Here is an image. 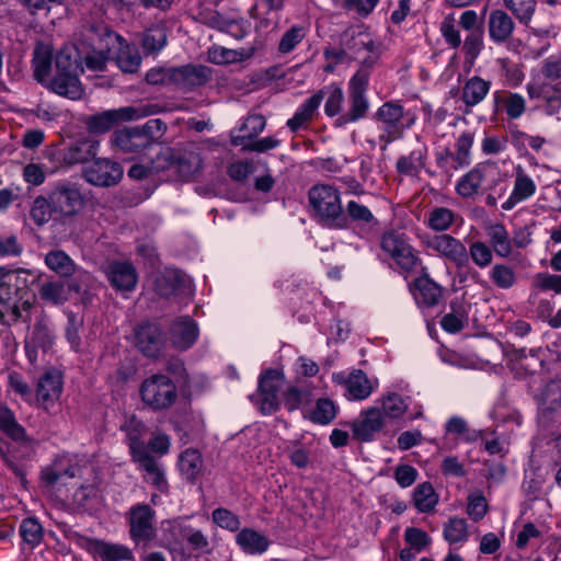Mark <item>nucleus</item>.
<instances>
[{
	"mask_svg": "<svg viewBox=\"0 0 561 561\" xmlns=\"http://www.w3.org/2000/svg\"><path fill=\"white\" fill-rule=\"evenodd\" d=\"M84 207L80 188L70 182L57 184L48 196H37L32 204L30 216L37 227L49 220L66 224L77 217Z\"/></svg>",
	"mask_w": 561,
	"mask_h": 561,
	"instance_id": "1",
	"label": "nucleus"
},
{
	"mask_svg": "<svg viewBox=\"0 0 561 561\" xmlns=\"http://www.w3.org/2000/svg\"><path fill=\"white\" fill-rule=\"evenodd\" d=\"M167 131V124L160 118H153L144 125L124 127L113 135L115 146L133 158L146 156Z\"/></svg>",
	"mask_w": 561,
	"mask_h": 561,
	"instance_id": "2",
	"label": "nucleus"
},
{
	"mask_svg": "<svg viewBox=\"0 0 561 561\" xmlns=\"http://www.w3.org/2000/svg\"><path fill=\"white\" fill-rule=\"evenodd\" d=\"M57 73L51 80L54 92L70 100H79L83 90L79 73L83 72L78 54L72 55L70 49H60L55 58Z\"/></svg>",
	"mask_w": 561,
	"mask_h": 561,
	"instance_id": "3",
	"label": "nucleus"
},
{
	"mask_svg": "<svg viewBox=\"0 0 561 561\" xmlns=\"http://www.w3.org/2000/svg\"><path fill=\"white\" fill-rule=\"evenodd\" d=\"M308 197L312 209L327 226L337 229L347 227L340 193L335 187L327 184L314 185L309 190Z\"/></svg>",
	"mask_w": 561,
	"mask_h": 561,
	"instance_id": "4",
	"label": "nucleus"
},
{
	"mask_svg": "<svg viewBox=\"0 0 561 561\" xmlns=\"http://www.w3.org/2000/svg\"><path fill=\"white\" fill-rule=\"evenodd\" d=\"M139 393L144 404L154 412L170 409L178 399L175 381L163 374H154L146 378Z\"/></svg>",
	"mask_w": 561,
	"mask_h": 561,
	"instance_id": "5",
	"label": "nucleus"
},
{
	"mask_svg": "<svg viewBox=\"0 0 561 561\" xmlns=\"http://www.w3.org/2000/svg\"><path fill=\"white\" fill-rule=\"evenodd\" d=\"M129 536L135 546L142 551L157 538L154 526L156 511L148 504L133 505L128 513Z\"/></svg>",
	"mask_w": 561,
	"mask_h": 561,
	"instance_id": "6",
	"label": "nucleus"
},
{
	"mask_svg": "<svg viewBox=\"0 0 561 561\" xmlns=\"http://www.w3.org/2000/svg\"><path fill=\"white\" fill-rule=\"evenodd\" d=\"M404 114L403 106L394 101L383 103L375 113V121L381 124L379 135V140L383 144L381 150H386L390 142L400 139L405 128L410 126L404 123Z\"/></svg>",
	"mask_w": 561,
	"mask_h": 561,
	"instance_id": "7",
	"label": "nucleus"
},
{
	"mask_svg": "<svg viewBox=\"0 0 561 561\" xmlns=\"http://www.w3.org/2000/svg\"><path fill=\"white\" fill-rule=\"evenodd\" d=\"M366 71H357L350 80V108L346 113L340 115L335 125L341 127L348 123L357 122L366 116L369 108V102L366 98L367 91Z\"/></svg>",
	"mask_w": 561,
	"mask_h": 561,
	"instance_id": "8",
	"label": "nucleus"
},
{
	"mask_svg": "<svg viewBox=\"0 0 561 561\" xmlns=\"http://www.w3.org/2000/svg\"><path fill=\"white\" fill-rule=\"evenodd\" d=\"M123 167L108 158H98L82 168L83 179L91 185L111 187L122 180Z\"/></svg>",
	"mask_w": 561,
	"mask_h": 561,
	"instance_id": "9",
	"label": "nucleus"
},
{
	"mask_svg": "<svg viewBox=\"0 0 561 561\" xmlns=\"http://www.w3.org/2000/svg\"><path fill=\"white\" fill-rule=\"evenodd\" d=\"M134 343L146 357L156 358L165 345L163 329L158 322L142 321L134 328Z\"/></svg>",
	"mask_w": 561,
	"mask_h": 561,
	"instance_id": "10",
	"label": "nucleus"
},
{
	"mask_svg": "<svg viewBox=\"0 0 561 561\" xmlns=\"http://www.w3.org/2000/svg\"><path fill=\"white\" fill-rule=\"evenodd\" d=\"M380 245L402 270L410 272L415 267L419 259L402 233L394 230L385 232L381 237Z\"/></svg>",
	"mask_w": 561,
	"mask_h": 561,
	"instance_id": "11",
	"label": "nucleus"
},
{
	"mask_svg": "<svg viewBox=\"0 0 561 561\" xmlns=\"http://www.w3.org/2000/svg\"><path fill=\"white\" fill-rule=\"evenodd\" d=\"M138 116V111L135 107L126 106L91 115L85 118L84 124L90 133L101 135L110 131L118 124L131 121Z\"/></svg>",
	"mask_w": 561,
	"mask_h": 561,
	"instance_id": "12",
	"label": "nucleus"
},
{
	"mask_svg": "<svg viewBox=\"0 0 561 561\" xmlns=\"http://www.w3.org/2000/svg\"><path fill=\"white\" fill-rule=\"evenodd\" d=\"M427 247L436 251L440 256L453 262L458 268L469 265V255L466 245L450 234H436L428 242Z\"/></svg>",
	"mask_w": 561,
	"mask_h": 561,
	"instance_id": "13",
	"label": "nucleus"
},
{
	"mask_svg": "<svg viewBox=\"0 0 561 561\" xmlns=\"http://www.w3.org/2000/svg\"><path fill=\"white\" fill-rule=\"evenodd\" d=\"M211 77V70L202 65H185L179 68H171L170 83L175 84L183 91H191L204 85Z\"/></svg>",
	"mask_w": 561,
	"mask_h": 561,
	"instance_id": "14",
	"label": "nucleus"
},
{
	"mask_svg": "<svg viewBox=\"0 0 561 561\" xmlns=\"http://www.w3.org/2000/svg\"><path fill=\"white\" fill-rule=\"evenodd\" d=\"M190 285L187 276L178 268H164L154 274L153 289L162 298L183 293Z\"/></svg>",
	"mask_w": 561,
	"mask_h": 561,
	"instance_id": "15",
	"label": "nucleus"
},
{
	"mask_svg": "<svg viewBox=\"0 0 561 561\" xmlns=\"http://www.w3.org/2000/svg\"><path fill=\"white\" fill-rule=\"evenodd\" d=\"M362 419L352 422V431L355 439L370 442L385 426L382 412L377 407L368 408L360 413Z\"/></svg>",
	"mask_w": 561,
	"mask_h": 561,
	"instance_id": "16",
	"label": "nucleus"
},
{
	"mask_svg": "<svg viewBox=\"0 0 561 561\" xmlns=\"http://www.w3.org/2000/svg\"><path fill=\"white\" fill-rule=\"evenodd\" d=\"M105 275L111 286L117 291L134 290L138 280L135 266L126 261L111 262L105 268Z\"/></svg>",
	"mask_w": 561,
	"mask_h": 561,
	"instance_id": "17",
	"label": "nucleus"
},
{
	"mask_svg": "<svg viewBox=\"0 0 561 561\" xmlns=\"http://www.w3.org/2000/svg\"><path fill=\"white\" fill-rule=\"evenodd\" d=\"M491 89V82L489 80H484L479 76H473L465 81L463 85L460 90L450 91L453 96L459 94V99L465 104V110L462 111L465 114H469L471 108L480 104L485 96L489 94Z\"/></svg>",
	"mask_w": 561,
	"mask_h": 561,
	"instance_id": "18",
	"label": "nucleus"
},
{
	"mask_svg": "<svg viewBox=\"0 0 561 561\" xmlns=\"http://www.w3.org/2000/svg\"><path fill=\"white\" fill-rule=\"evenodd\" d=\"M198 336L196 322L190 317H181L172 321L169 328V340L179 351H186L193 346Z\"/></svg>",
	"mask_w": 561,
	"mask_h": 561,
	"instance_id": "19",
	"label": "nucleus"
},
{
	"mask_svg": "<svg viewBox=\"0 0 561 561\" xmlns=\"http://www.w3.org/2000/svg\"><path fill=\"white\" fill-rule=\"evenodd\" d=\"M34 296H32V299L21 298L19 300H12L11 298L3 299L0 297V322L10 327L21 320L28 324L31 322L30 311L34 305Z\"/></svg>",
	"mask_w": 561,
	"mask_h": 561,
	"instance_id": "20",
	"label": "nucleus"
},
{
	"mask_svg": "<svg viewBox=\"0 0 561 561\" xmlns=\"http://www.w3.org/2000/svg\"><path fill=\"white\" fill-rule=\"evenodd\" d=\"M100 142L93 138H82L69 147L62 152V161L68 164H89L98 156Z\"/></svg>",
	"mask_w": 561,
	"mask_h": 561,
	"instance_id": "21",
	"label": "nucleus"
},
{
	"mask_svg": "<svg viewBox=\"0 0 561 561\" xmlns=\"http://www.w3.org/2000/svg\"><path fill=\"white\" fill-rule=\"evenodd\" d=\"M515 28L512 16L504 10L496 9L491 11L488 20V31L490 38L495 44H504L511 37Z\"/></svg>",
	"mask_w": 561,
	"mask_h": 561,
	"instance_id": "22",
	"label": "nucleus"
},
{
	"mask_svg": "<svg viewBox=\"0 0 561 561\" xmlns=\"http://www.w3.org/2000/svg\"><path fill=\"white\" fill-rule=\"evenodd\" d=\"M413 295L417 305L432 308L438 305L443 288L428 275H424L415 279Z\"/></svg>",
	"mask_w": 561,
	"mask_h": 561,
	"instance_id": "23",
	"label": "nucleus"
},
{
	"mask_svg": "<svg viewBox=\"0 0 561 561\" xmlns=\"http://www.w3.org/2000/svg\"><path fill=\"white\" fill-rule=\"evenodd\" d=\"M62 390V378L59 371L45 373L37 383L36 399L47 409L49 402L57 401Z\"/></svg>",
	"mask_w": 561,
	"mask_h": 561,
	"instance_id": "24",
	"label": "nucleus"
},
{
	"mask_svg": "<svg viewBox=\"0 0 561 561\" xmlns=\"http://www.w3.org/2000/svg\"><path fill=\"white\" fill-rule=\"evenodd\" d=\"M89 551L93 552L102 561H126L133 560V552L123 545L107 543L101 540H89Z\"/></svg>",
	"mask_w": 561,
	"mask_h": 561,
	"instance_id": "25",
	"label": "nucleus"
},
{
	"mask_svg": "<svg viewBox=\"0 0 561 561\" xmlns=\"http://www.w3.org/2000/svg\"><path fill=\"white\" fill-rule=\"evenodd\" d=\"M114 49H117V51L113 50V58L122 71L135 73L139 69L141 57L136 47L126 44L122 37L121 44H116Z\"/></svg>",
	"mask_w": 561,
	"mask_h": 561,
	"instance_id": "26",
	"label": "nucleus"
},
{
	"mask_svg": "<svg viewBox=\"0 0 561 561\" xmlns=\"http://www.w3.org/2000/svg\"><path fill=\"white\" fill-rule=\"evenodd\" d=\"M488 167L478 164L466 173L457 183L456 191L463 198L474 196L486 178Z\"/></svg>",
	"mask_w": 561,
	"mask_h": 561,
	"instance_id": "27",
	"label": "nucleus"
},
{
	"mask_svg": "<svg viewBox=\"0 0 561 561\" xmlns=\"http://www.w3.org/2000/svg\"><path fill=\"white\" fill-rule=\"evenodd\" d=\"M236 541L245 553L250 554H261L270 546V540L252 528L241 529L236 537Z\"/></svg>",
	"mask_w": 561,
	"mask_h": 561,
	"instance_id": "28",
	"label": "nucleus"
},
{
	"mask_svg": "<svg viewBox=\"0 0 561 561\" xmlns=\"http://www.w3.org/2000/svg\"><path fill=\"white\" fill-rule=\"evenodd\" d=\"M83 36L90 46L108 43V45L121 44L122 36L108 30L102 22L88 23L83 27Z\"/></svg>",
	"mask_w": 561,
	"mask_h": 561,
	"instance_id": "29",
	"label": "nucleus"
},
{
	"mask_svg": "<svg viewBox=\"0 0 561 561\" xmlns=\"http://www.w3.org/2000/svg\"><path fill=\"white\" fill-rule=\"evenodd\" d=\"M323 98L324 92L320 90L316 94L307 99L297 110L295 115L287 121V126L290 128V130L297 131L307 122L311 121L316 110L321 104Z\"/></svg>",
	"mask_w": 561,
	"mask_h": 561,
	"instance_id": "30",
	"label": "nucleus"
},
{
	"mask_svg": "<svg viewBox=\"0 0 561 561\" xmlns=\"http://www.w3.org/2000/svg\"><path fill=\"white\" fill-rule=\"evenodd\" d=\"M78 467L69 463L68 461L58 459L55 460L50 466H47L42 470L41 479L48 486H55L65 477L73 478L78 471Z\"/></svg>",
	"mask_w": 561,
	"mask_h": 561,
	"instance_id": "31",
	"label": "nucleus"
},
{
	"mask_svg": "<svg viewBox=\"0 0 561 561\" xmlns=\"http://www.w3.org/2000/svg\"><path fill=\"white\" fill-rule=\"evenodd\" d=\"M202 169V158L193 149H178L175 171L183 179H190Z\"/></svg>",
	"mask_w": 561,
	"mask_h": 561,
	"instance_id": "32",
	"label": "nucleus"
},
{
	"mask_svg": "<svg viewBox=\"0 0 561 561\" xmlns=\"http://www.w3.org/2000/svg\"><path fill=\"white\" fill-rule=\"evenodd\" d=\"M535 191L534 181L519 169L516 174L514 190L508 199L503 203L502 208L505 210L512 209L517 203L530 197Z\"/></svg>",
	"mask_w": 561,
	"mask_h": 561,
	"instance_id": "33",
	"label": "nucleus"
},
{
	"mask_svg": "<svg viewBox=\"0 0 561 561\" xmlns=\"http://www.w3.org/2000/svg\"><path fill=\"white\" fill-rule=\"evenodd\" d=\"M426 147L419 145L409 156H402L397 161V171L404 175H416L425 164Z\"/></svg>",
	"mask_w": 561,
	"mask_h": 561,
	"instance_id": "34",
	"label": "nucleus"
},
{
	"mask_svg": "<svg viewBox=\"0 0 561 561\" xmlns=\"http://www.w3.org/2000/svg\"><path fill=\"white\" fill-rule=\"evenodd\" d=\"M346 389L354 400H364L373 392V386L367 375L360 369L350 374L346 380Z\"/></svg>",
	"mask_w": 561,
	"mask_h": 561,
	"instance_id": "35",
	"label": "nucleus"
},
{
	"mask_svg": "<svg viewBox=\"0 0 561 561\" xmlns=\"http://www.w3.org/2000/svg\"><path fill=\"white\" fill-rule=\"evenodd\" d=\"M364 50L375 51V43L367 33L358 32L343 41L341 54H348L350 58L355 59Z\"/></svg>",
	"mask_w": 561,
	"mask_h": 561,
	"instance_id": "36",
	"label": "nucleus"
},
{
	"mask_svg": "<svg viewBox=\"0 0 561 561\" xmlns=\"http://www.w3.org/2000/svg\"><path fill=\"white\" fill-rule=\"evenodd\" d=\"M46 265L61 277H69L76 272V264L70 256L61 250H54L45 256Z\"/></svg>",
	"mask_w": 561,
	"mask_h": 561,
	"instance_id": "37",
	"label": "nucleus"
},
{
	"mask_svg": "<svg viewBox=\"0 0 561 561\" xmlns=\"http://www.w3.org/2000/svg\"><path fill=\"white\" fill-rule=\"evenodd\" d=\"M438 496L430 482L419 484L413 492V503L417 511L428 513L434 510Z\"/></svg>",
	"mask_w": 561,
	"mask_h": 561,
	"instance_id": "38",
	"label": "nucleus"
},
{
	"mask_svg": "<svg viewBox=\"0 0 561 561\" xmlns=\"http://www.w3.org/2000/svg\"><path fill=\"white\" fill-rule=\"evenodd\" d=\"M180 471L188 481H194L199 474L203 466L201 454L195 449H186L180 456Z\"/></svg>",
	"mask_w": 561,
	"mask_h": 561,
	"instance_id": "39",
	"label": "nucleus"
},
{
	"mask_svg": "<svg viewBox=\"0 0 561 561\" xmlns=\"http://www.w3.org/2000/svg\"><path fill=\"white\" fill-rule=\"evenodd\" d=\"M19 531L23 543L28 546L31 550L37 547L44 537L43 527L41 523L34 517L23 519Z\"/></svg>",
	"mask_w": 561,
	"mask_h": 561,
	"instance_id": "40",
	"label": "nucleus"
},
{
	"mask_svg": "<svg viewBox=\"0 0 561 561\" xmlns=\"http://www.w3.org/2000/svg\"><path fill=\"white\" fill-rule=\"evenodd\" d=\"M53 53L49 46L38 44L33 53L34 76L38 80L46 78L51 68Z\"/></svg>",
	"mask_w": 561,
	"mask_h": 561,
	"instance_id": "41",
	"label": "nucleus"
},
{
	"mask_svg": "<svg viewBox=\"0 0 561 561\" xmlns=\"http://www.w3.org/2000/svg\"><path fill=\"white\" fill-rule=\"evenodd\" d=\"M520 24L528 26L536 11V0H502Z\"/></svg>",
	"mask_w": 561,
	"mask_h": 561,
	"instance_id": "42",
	"label": "nucleus"
},
{
	"mask_svg": "<svg viewBox=\"0 0 561 561\" xmlns=\"http://www.w3.org/2000/svg\"><path fill=\"white\" fill-rule=\"evenodd\" d=\"M444 538L449 543L465 542L468 540V524L465 518L451 517L444 525Z\"/></svg>",
	"mask_w": 561,
	"mask_h": 561,
	"instance_id": "43",
	"label": "nucleus"
},
{
	"mask_svg": "<svg viewBox=\"0 0 561 561\" xmlns=\"http://www.w3.org/2000/svg\"><path fill=\"white\" fill-rule=\"evenodd\" d=\"M116 45L108 43L91 46L92 54H88L84 58L85 65L92 70H103L108 59L113 58V50Z\"/></svg>",
	"mask_w": 561,
	"mask_h": 561,
	"instance_id": "44",
	"label": "nucleus"
},
{
	"mask_svg": "<svg viewBox=\"0 0 561 561\" xmlns=\"http://www.w3.org/2000/svg\"><path fill=\"white\" fill-rule=\"evenodd\" d=\"M0 430L16 442L26 439L24 427L18 423L13 412L7 408L0 410Z\"/></svg>",
	"mask_w": 561,
	"mask_h": 561,
	"instance_id": "45",
	"label": "nucleus"
},
{
	"mask_svg": "<svg viewBox=\"0 0 561 561\" xmlns=\"http://www.w3.org/2000/svg\"><path fill=\"white\" fill-rule=\"evenodd\" d=\"M141 469L146 472L145 479L160 491H164L168 486L162 469L153 457L142 458Z\"/></svg>",
	"mask_w": 561,
	"mask_h": 561,
	"instance_id": "46",
	"label": "nucleus"
},
{
	"mask_svg": "<svg viewBox=\"0 0 561 561\" xmlns=\"http://www.w3.org/2000/svg\"><path fill=\"white\" fill-rule=\"evenodd\" d=\"M167 44V33L163 27L154 26L148 28L141 38V46L148 54L157 53Z\"/></svg>",
	"mask_w": 561,
	"mask_h": 561,
	"instance_id": "47",
	"label": "nucleus"
},
{
	"mask_svg": "<svg viewBox=\"0 0 561 561\" xmlns=\"http://www.w3.org/2000/svg\"><path fill=\"white\" fill-rule=\"evenodd\" d=\"M336 415V408L332 400L321 398L317 400L314 409L310 413V420L316 424H329Z\"/></svg>",
	"mask_w": 561,
	"mask_h": 561,
	"instance_id": "48",
	"label": "nucleus"
},
{
	"mask_svg": "<svg viewBox=\"0 0 561 561\" xmlns=\"http://www.w3.org/2000/svg\"><path fill=\"white\" fill-rule=\"evenodd\" d=\"M455 220L453 210L446 207H435L428 214L427 225L437 232L447 230Z\"/></svg>",
	"mask_w": 561,
	"mask_h": 561,
	"instance_id": "49",
	"label": "nucleus"
},
{
	"mask_svg": "<svg viewBox=\"0 0 561 561\" xmlns=\"http://www.w3.org/2000/svg\"><path fill=\"white\" fill-rule=\"evenodd\" d=\"M284 381L285 376L282 370L268 368L260 375L257 388L261 391H268L278 396Z\"/></svg>",
	"mask_w": 561,
	"mask_h": 561,
	"instance_id": "50",
	"label": "nucleus"
},
{
	"mask_svg": "<svg viewBox=\"0 0 561 561\" xmlns=\"http://www.w3.org/2000/svg\"><path fill=\"white\" fill-rule=\"evenodd\" d=\"M41 298L54 305H62L68 300L65 284L62 282L45 283L39 288Z\"/></svg>",
	"mask_w": 561,
	"mask_h": 561,
	"instance_id": "51",
	"label": "nucleus"
},
{
	"mask_svg": "<svg viewBox=\"0 0 561 561\" xmlns=\"http://www.w3.org/2000/svg\"><path fill=\"white\" fill-rule=\"evenodd\" d=\"M250 399L263 415H272L280 408L278 396L268 391L257 389L256 396H251Z\"/></svg>",
	"mask_w": 561,
	"mask_h": 561,
	"instance_id": "52",
	"label": "nucleus"
},
{
	"mask_svg": "<svg viewBox=\"0 0 561 561\" xmlns=\"http://www.w3.org/2000/svg\"><path fill=\"white\" fill-rule=\"evenodd\" d=\"M382 405V415L385 414L391 419H398L402 416L407 409L408 404L403 401V399L398 393H389L381 401Z\"/></svg>",
	"mask_w": 561,
	"mask_h": 561,
	"instance_id": "53",
	"label": "nucleus"
},
{
	"mask_svg": "<svg viewBox=\"0 0 561 561\" xmlns=\"http://www.w3.org/2000/svg\"><path fill=\"white\" fill-rule=\"evenodd\" d=\"M490 278L502 289L511 288L516 280L513 268L505 264H495L490 273Z\"/></svg>",
	"mask_w": 561,
	"mask_h": 561,
	"instance_id": "54",
	"label": "nucleus"
},
{
	"mask_svg": "<svg viewBox=\"0 0 561 561\" xmlns=\"http://www.w3.org/2000/svg\"><path fill=\"white\" fill-rule=\"evenodd\" d=\"M183 537L193 550L206 554L210 553L213 550L208 538L198 529L186 527L183 530Z\"/></svg>",
	"mask_w": 561,
	"mask_h": 561,
	"instance_id": "55",
	"label": "nucleus"
},
{
	"mask_svg": "<svg viewBox=\"0 0 561 561\" xmlns=\"http://www.w3.org/2000/svg\"><path fill=\"white\" fill-rule=\"evenodd\" d=\"M468 255L481 268L489 266L493 259L490 247L481 241H474L470 244Z\"/></svg>",
	"mask_w": 561,
	"mask_h": 561,
	"instance_id": "56",
	"label": "nucleus"
},
{
	"mask_svg": "<svg viewBox=\"0 0 561 561\" xmlns=\"http://www.w3.org/2000/svg\"><path fill=\"white\" fill-rule=\"evenodd\" d=\"M176 148L163 147L156 154L154 158H151V169L157 172L175 169L176 162Z\"/></svg>",
	"mask_w": 561,
	"mask_h": 561,
	"instance_id": "57",
	"label": "nucleus"
},
{
	"mask_svg": "<svg viewBox=\"0 0 561 561\" xmlns=\"http://www.w3.org/2000/svg\"><path fill=\"white\" fill-rule=\"evenodd\" d=\"M211 518L217 526L230 531H237L241 525L239 517L231 511L224 507L214 510Z\"/></svg>",
	"mask_w": 561,
	"mask_h": 561,
	"instance_id": "58",
	"label": "nucleus"
},
{
	"mask_svg": "<svg viewBox=\"0 0 561 561\" xmlns=\"http://www.w3.org/2000/svg\"><path fill=\"white\" fill-rule=\"evenodd\" d=\"M346 219L357 224H371L376 221L375 216L368 207L355 201H350L346 205Z\"/></svg>",
	"mask_w": 561,
	"mask_h": 561,
	"instance_id": "59",
	"label": "nucleus"
},
{
	"mask_svg": "<svg viewBox=\"0 0 561 561\" xmlns=\"http://www.w3.org/2000/svg\"><path fill=\"white\" fill-rule=\"evenodd\" d=\"M474 135L470 131L462 133L456 142L455 158L460 167L470 163V149L473 145Z\"/></svg>",
	"mask_w": 561,
	"mask_h": 561,
	"instance_id": "60",
	"label": "nucleus"
},
{
	"mask_svg": "<svg viewBox=\"0 0 561 561\" xmlns=\"http://www.w3.org/2000/svg\"><path fill=\"white\" fill-rule=\"evenodd\" d=\"M68 323L66 327V336L71 347L79 350L81 344L80 329L83 325V318L73 312L67 313Z\"/></svg>",
	"mask_w": 561,
	"mask_h": 561,
	"instance_id": "61",
	"label": "nucleus"
},
{
	"mask_svg": "<svg viewBox=\"0 0 561 561\" xmlns=\"http://www.w3.org/2000/svg\"><path fill=\"white\" fill-rule=\"evenodd\" d=\"M483 30H476L473 32H469L466 36L462 45V49L467 57L470 59H476L483 48Z\"/></svg>",
	"mask_w": 561,
	"mask_h": 561,
	"instance_id": "62",
	"label": "nucleus"
},
{
	"mask_svg": "<svg viewBox=\"0 0 561 561\" xmlns=\"http://www.w3.org/2000/svg\"><path fill=\"white\" fill-rule=\"evenodd\" d=\"M283 396L284 404L290 412L299 409L305 402L309 401V392L295 386L287 388Z\"/></svg>",
	"mask_w": 561,
	"mask_h": 561,
	"instance_id": "63",
	"label": "nucleus"
},
{
	"mask_svg": "<svg viewBox=\"0 0 561 561\" xmlns=\"http://www.w3.org/2000/svg\"><path fill=\"white\" fill-rule=\"evenodd\" d=\"M305 37L304 27L293 26L282 36L278 50L283 54L291 51L298 43Z\"/></svg>",
	"mask_w": 561,
	"mask_h": 561,
	"instance_id": "64",
	"label": "nucleus"
}]
</instances>
